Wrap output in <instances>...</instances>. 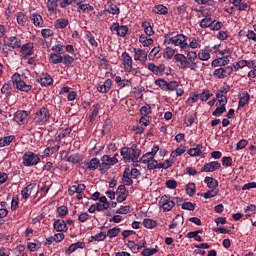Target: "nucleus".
Wrapping results in <instances>:
<instances>
[{"mask_svg":"<svg viewBox=\"0 0 256 256\" xmlns=\"http://www.w3.org/2000/svg\"><path fill=\"white\" fill-rule=\"evenodd\" d=\"M120 155L125 163H137L141 156V150L137 148V145L133 144L131 147H123Z\"/></svg>","mask_w":256,"mask_h":256,"instance_id":"nucleus-1","label":"nucleus"},{"mask_svg":"<svg viewBox=\"0 0 256 256\" xmlns=\"http://www.w3.org/2000/svg\"><path fill=\"white\" fill-rule=\"evenodd\" d=\"M12 83L18 91H22L23 93H29L33 89V84L27 80V76L19 73L12 75Z\"/></svg>","mask_w":256,"mask_h":256,"instance_id":"nucleus-2","label":"nucleus"},{"mask_svg":"<svg viewBox=\"0 0 256 256\" xmlns=\"http://www.w3.org/2000/svg\"><path fill=\"white\" fill-rule=\"evenodd\" d=\"M51 119V113L47 107L38 108L34 115V123L36 125H45Z\"/></svg>","mask_w":256,"mask_h":256,"instance_id":"nucleus-3","label":"nucleus"},{"mask_svg":"<svg viewBox=\"0 0 256 256\" xmlns=\"http://www.w3.org/2000/svg\"><path fill=\"white\" fill-rule=\"evenodd\" d=\"M118 156L119 154H115L113 157L103 155L100 159V171H108V169L111 168V165H117V163H119V160L117 159Z\"/></svg>","mask_w":256,"mask_h":256,"instance_id":"nucleus-4","label":"nucleus"},{"mask_svg":"<svg viewBox=\"0 0 256 256\" xmlns=\"http://www.w3.org/2000/svg\"><path fill=\"white\" fill-rule=\"evenodd\" d=\"M22 160L24 167H35V165H38L39 161H41L39 156L31 151L25 152Z\"/></svg>","mask_w":256,"mask_h":256,"instance_id":"nucleus-5","label":"nucleus"},{"mask_svg":"<svg viewBox=\"0 0 256 256\" xmlns=\"http://www.w3.org/2000/svg\"><path fill=\"white\" fill-rule=\"evenodd\" d=\"M169 43H171L175 47H180V49H183L184 51H187V49H189V44L187 43V36L183 34H178L169 38Z\"/></svg>","mask_w":256,"mask_h":256,"instance_id":"nucleus-6","label":"nucleus"},{"mask_svg":"<svg viewBox=\"0 0 256 256\" xmlns=\"http://www.w3.org/2000/svg\"><path fill=\"white\" fill-rule=\"evenodd\" d=\"M160 203V209H162L163 213H167L175 207V201L171 200V196L169 195H163L160 199Z\"/></svg>","mask_w":256,"mask_h":256,"instance_id":"nucleus-7","label":"nucleus"},{"mask_svg":"<svg viewBox=\"0 0 256 256\" xmlns=\"http://www.w3.org/2000/svg\"><path fill=\"white\" fill-rule=\"evenodd\" d=\"M231 73H233V66H226L215 69L213 76L216 77V79H225L229 77Z\"/></svg>","mask_w":256,"mask_h":256,"instance_id":"nucleus-8","label":"nucleus"},{"mask_svg":"<svg viewBox=\"0 0 256 256\" xmlns=\"http://www.w3.org/2000/svg\"><path fill=\"white\" fill-rule=\"evenodd\" d=\"M13 121H15L17 125H26L29 121V112L25 110H18L14 114Z\"/></svg>","mask_w":256,"mask_h":256,"instance_id":"nucleus-9","label":"nucleus"},{"mask_svg":"<svg viewBox=\"0 0 256 256\" xmlns=\"http://www.w3.org/2000/svg\"><path fill=\"white\" fill-rule=\"evenodd\" d=\"M197 57L199 56L195 51H189L187 53L186 59H187L190 71H197L199 69V64L196 62Z\"/></svg>","mask_w":256,"mask_h":256,"instance_id":"nucleus-10","label":"nucleus"},{"mask_svg":"<svg viewBox=\"0 0 256 256\" xmlns=\"http://www.w3.org/2000/svg\"><path fill=\"white\" fill-rule=\"evenodd\" d=\"M122 65L125 73H131L133 71V58L127 52L122 53Z\"/></svg>","mask_w":256,"mask_h":256,"instance_id":"nucleus-11","label":"nucleus"},{"mask_svg":"<svg viewBox=\"0 0 256 256\" xmlns=\"http://www.w3.org/2000/svg\"><path fill=\"white\" fill-rule=\"evenodd\" d=\"M219 169H221V163L212 161L204 164L200 171L201 173H213L214 171H219Z\"/></svg>","mask_w":256,"mask_h":256,"instance_id":"nucleus-12","label":"nucleus"},{"mask_svg":"<svg viewBox=\"0 0 256 256\" xmlns=\"http://www.w3.org/2000/svg\"><path fill=\"white\" fill-rule=\"evenodd\" d=\"M110 31H116L118 37H125L127 35V31H129V28L127 25H119V23H113L110 26Z\"/></svg>","mask_w":256,"mask_h":256,"instance_id":"nucleus-13","label":"nucleus"},{"mask_svg":"<svg viewBox=\"0 0 256 256\" xmlns=\"http://www.w3.org/2000/svg\"><path fill=\"white\" fill-rule=\"evenodd\" d=\"M35 46L33 45V42H28L26 44H23L20 49L21 55L23 57H31L33 53H35Z\"/></svg>","mask_w":256,"mask_h":256,"instance_id":"nucleus-14","label":"nucleus"},{"mask_svg":"<svg viewBox=\"0 0 256 256\" xmlns=\"http://www.w3.org/2000/svg\"><path fill=\"white\" fill-rule=\"evenodd\" d=\"M211 53H213V48L211 46H206L198 52V59L200 61H209L211 59Z\"/></svg>","mask_w":256,"mask_h":256,"instance_id":"nucleus-15","label":"nucleus"},{"mask_svg":"<svg viewBox=\"0 0 256 256\" xmlns=\"http://www.w3.org/2000/svg\"><path fill=\"white\" fill-rule=\"evenodd\" d=\"M148 69L151 71L154 75H157V77H162V75L165 73V64L155 65L154 63L148 64Z\"/></svg>","mask_w":256,"mask_h":256,"instance_id":"nucleus-16","label":"nucleus"},{"mask_svg":"<svg viewBox=\"0 0 256 256\" xmlns=\"http://www.w3.org/2000/svg\"><path fill=\"white\" fill-rule=\"evenodd\" d=\"M53 228L58 233H67V231H69V228L67 227V223L63 219L55 220L53 223Z\"/></svg>","mask_w":256,"mask_h":256,"instance_id":"nucleus-17","label":"nucleus"},{"mask_svg":"<svg viewBox=\"0 0 256 256\" xmlns=\"http://www.w3.org/2000/svg\"><path fill=\"white\" fill-rule=\"evenodd\" d=\"M134 61L145 63V61H147V51L140 48H134Z\"/></svg>","mask_w":256,"mask_h":256,"instance_id":"nucleus-18","label":"nucleus"},{"mask_svg":"<svg viewBox=\"0 0 256 256\" xmlns=\"http://www.w3.org/2000/svg\"><path fill=\"white\" fill-rule=\"evenodd\" d=\"M116 201L118 203H123V201L127 200V188L125 187V185H120L118 186L117 190H116Z\"/></svg>","mask_w":256,"mask_h":256,"instance_id":"nucleus-19","label":"nucleus"},{"mask_svg":"<svg viewBox=\"0 0 256 256\" xmlns=\"http://www.w3.org/2000/svg\"><path fill=\"white\" fill-rule=\"evenodd\" d=\"M6 45L10 49H19L21 47V39L17 36H11L7 39Z\"/></svg>","mask_w":256,"mask_h":256,"instance_id":"nucleus-20","label":"nucleus"},{"mask_svg":"<svg viewBox=\"0 0 256 256\" xmlns=\"http://www.w3.org/2000/svg\"><path fill=\"white\" fill-rule=\"evenodd\" d=\"M187 154L190 157H202L203 144H197L196 147L188 149Z\"/></svg>","mask_w":256,"mask_h":256,"instance_id":"nucleus-21","label":"nucleus"},{"mask_svg":"<svg viewBox=\"0 0 256 256\" xmlns=\"http://www.w3.org/2000/svg\"><path fill=\"white\" fill-rule=\"evenodd\" d=\"M38 83L42 87H49V85H53V78L49 74H42L39 78H37Z\"/></svg>","mask_w":256,"mask_h":256,"instance_id":"nucleus-22","label":"nucleus"},{"mask_svg":"<svg viewBox=\"0 0 256 256\" xmlns=\"http://www.w3.org/2000/svg\"><path fill=\"white\" fill-rule=\"evenodd\" d=\"M85 189H87V186H85V184L72 185L68 189V195H70V197H73V195H75V193L76 194L83 193V191H85Z\"/></svg>","mask_w":256,"mask_h":256,"instance_id":"nucleus-23","label":"nucleus"},{"mask_svg":"<svg viewBox=\"0 0 256 256\" xmlns=\"http://www.w3.org/2000/svg\"><path fill=\"white\" fill-rule=\"evenodd\" d=\"M174 59L177 63H180L181 69H189V63L187 62V56L184 54H175Z\"/></svg>","mask_w":256,"mask_h":256,"instance_id":"nucleus-24","label":"nucleus"},{"mask_svg":"<svg viewBox=\"0 0 256 256\" xmlns=\"http://www.w3.org/2000/svg\"><path fill=\"white\" fill-rule=\"evenodd\" d=\"M30 20L35 27H43V16H41L39 12H34L33 14H31Z\"/></svg>","mask_w":256,"mask_h":256,"instance_id":"nucleus-25","label":"nucleus"},{"mask_svg":"<svg viewBox=\"0 0 256 256\" xmlns=\"http://www.w3.org/2000/svg\"><path fill=\"white\" fill-rule=\"evenodd\" d=\"M77 249H85V242H76L71 244L66 250V255H71V253H75Z\"/></svg>","mask_w":256,"mask_h":256,"instance_id":"nucleus-26","label":"nucleus"},{"mask_svg":"<svg viewBox=\"0 0 256 256\" xmlns=\"http://www.w3.org/2000/svg\"><path fill=\"white\" fill-rule=\"evenodd\" d=\"M77 12L78 13H91V11H94V8L90 4H83L81 2H77Z\"/></svg>","mask_w":256,"mask_h":256,"instance_id":"nucleus-27","label":"nucleus"},{"mask_svg":"<svg viewBox=\"0 0 256 256\" xmlns=\"http://www.w3.org/2000/svg\"><path fill=\"white\" fill-rule=\"evenodd\" d=\"M141 27L144 29V33L148 37H153V35H155V30H153V26H151V22L144 21L142 22Z\"/></svg>","mask_w":256,"mask_h":256,"instance_id":"nucleus-28","label":"nucleus"},{"mask_svg":"<svg viewBox=\"0 0 256 256\" xmlns=\"http://www.w3.org/2000/svg\"><path fill=\"white\" fill-rule=\"evenodd\" d=\"M97 205V211H107V208L109 207V202L107 201V197L102 196L99 198V202L96 203Z\"/></svg>","mask_w":256,"mask_h":256,"instance_id":"nucleus-29","label":"nucleus"},{"mask_svg":"<svg viewBox=\"0 0 256 256\" xmlns=\"http://www.w3.org/2000/svg\"><path fill=\"white\" fill-rule=\"evenodd\" d=\"M225 65H229V58L221 57L212 61V67H225Z\"/></svg>","mask_w":256,"mask_h":256,"instance_id":"nucleus-30","label":"nucleus"},{"mask_svg":"<svg viewBox=\"0 0 256 256\" xmlns=\"http://www.w3.org/2000/svg\"><path fill=\"white\" fill-rule=\"evenodd\" d=\"M111 85H113V82L111 79H107L102 85L97 87V90L99 93H109L111 91Z\"/></svg>","mask_w":256,"mask_h":256,"instance_id":"nucleus-31","label":"nucleus"},{"mask_svg":"<svg viewBox=\"0 0 256 256\" xmlns=\"http://www.w3.org/2000/svg\"><path fill=\"white\" fill-rule=\"evenodd\" d=\"M248 69H251L248 74L247 77L248 79H255L256 77V60H250L249 64H248Z\"/></svg>","mask_w":256,"mask_h":256,"instance_id":"nucleus-32","label":"nucleus"},{"mask_svg":"<svg viewBox=\"0 0 256 256\" xmlns=\"http://www.w3.org/2000/svg\"><path fill=\"white\" fill-rule=\"evenodd\" d=\"M204 183H206L209 189H217L219 187V182L213 177H205Z\"/></svg>","mask_w":256,"mask_h":256,"instance_id":"nucleus-33","label":"nucleus"},{"mask_svg":"<svg viewBox=\"0 0 256 256\" xmlns=\"http://www.w3.org/2000/svg\"><path fill=\"white\" fill-rule=\"evenodd\" d=\"M59 1L61 0H47L46 6L49 13H55V11H57Z\"/></svg>","mask_w":256,"mask_h":256,"instance_id":"nucleus-34","label":"nucleus"},{"mask_svg":"<svg viewBox=\"0 0 256 256\" xmlns=\"http://www.w3.org/2000/svg\"><path fill=\"white\" fill-rule=\"evenodd\" d=\"M131 173V170L129 168H126L124 173H123V178H122V183L125 187L126 186H130L133 183V179H131V177H129Z\"/></svg>","mask_w":256,"mask_h":256,"instance_id":"nucleus-35","label":"nucleus"},{"mask_svg":"<svg viewBox=\"0 0 256 256\" xmlns=\"http://www.w3.org/2000/svg\"><path fill=\"white\" fill-rule=\"evenodd\" d=\"M98 167L101 168V161L99 160V158H92L89 161L88 166H87L89 171H96V169H98Z\"/></svg>","mask_w":256,"mask_h":256,"instance_id":"nucleus-36","label":"nucleus"},{"mask_svg":"<svg viewBox=\"0 0 256 256\" xmlns=\"http://www.w3.org/2000/svg\"><path fill=\"white\" fill-rule=\"evenodd\" d=\"M153 13H156V15H167L169 13V9L163 4H158L154 7Z\"/></svg>","mask_w":256,"mask_h":256,"instance_id":"nucleus-37","label":"nucleus"},{"mask_svg":"<svg viewBox=\"0 0 256 256\" xmlns=\"http://www.w3.org/2000/svg\"><path fill=\"white\" fill-rule=\"evenodd\" d=\"M185 151H187V147H185L184 145H180L178 148L172 151L170 157H172V159H176V157H181V155H183Z\"/></svg>","mask_w":256,"mask_h":256,"instance_id":"nucleus-38","label":"nucleus"},{"mask_svg":"<svg viewBox=\"0 0 256 256\" xmlns=\"http://www.w3.org/2000/svg\"><path fill=\"white\" fill-rule=\"evenodd\" d=\"M249 60H240L238 62H236V64H233L232 69H234V71H239L240 69H244V67H248L249 68Z\"/></svg>","mask_w":256,"mask_h":256,"instance_id":"nucleus-39","label":"nucleus"},{"mask_svg":"<svg viewBox=\"0 0 256 256\" xmlns=\"http://www.w3.org/2000/svg\"><path fill=\"white\" fill-rule=\"evenodd\" d=\"M212 23H213V18H211L210 16H206L204 19L201 20L200 27L202 29H207V28L210 29Z\"/></svg>","mask_w":256,"mask_h":256,"instance_id":"nucleus-40","label":"nucleus"},{"mask_svg":"<svg viewBox=\"0 0 256 256\" xmlns=\"http://www.w3.org/2000/svg\"><path fill=\"white\" fill-rule=\"evenodd\" d=\"M250 95L249 92L242 93V96L239 99L238 107H245L246 103H249Z\"/></svg>","mask_w":256,"mask_h":256,"instance_id":"nucleus-41","label":"nucleus"},{"mask_svg":"<svg viewBox=\"0 0 256 256\" xmlns=\"http://www.w3.org/2000/svg\"><path fill=\"white\" fill-rule=\"evenodd\" d=\"M50 62L54 65H58V63H63V56L57 53L50 54Z\"/></svg>","mask_w":256,"mask_h":256,"instance_id":"nucleus-42","label":"nucleus"},{"mask_svg":"<svg viewBox=\"0 0 256 256\" xmlns=\"http://www.w3.org/2000/svg\"><path fill=\"white\" fill-rule=\"evenodd\" d=\"M13 139H15V136L13 135L1 138L0 147H7L8 145H11V143L13 142Z\"/></svg>","mask_w":256,"mask_h":256,"instance_id":"nucleus-43","label":"nucleus"},{"mask_svg":"<svg viewBox=\"0 0 256 256\" xmlns=\"http://www.w3.org/2000/svg\"><path fill=\"white\" fill-rule=\"evenodd\" d=\"M139 43H141L143 45V47H149L150 45H153V39L148 38L145 35H141L139 37Z\"/></svg>","mask_w":256,"mask_h":256,"instance_id":"nucleus-44","label":"nucleus"},{"mask_svg":"<svg viewBox=\"0 0 256 256\" xmlns=\"http://www.w3.org/2000/svg\"><path fill=\"white\" fill-rule=\"evenodd\" d=\"M143 225L146 229H155V227H157V221L146 218L143 220Z\"/></svg>","mask_w":256,"mask_h":256,"instance_id":"nucleus-45","label":"nucleus"},{"mask_svg":"<svg viewBox=\"0 0 256 256\" xmlns=\"http://www.w3.org/2000/svg\"><path fill=\"white\" fill-rule=\"evenodd\" d=\"M108 13H110L111 15H119V13H121V11L119 10V7H117V5L111 3V1H108Z\"/></svg>","mask_w":256,"mask_h":256,"instance_id":"nucleus-46","label":"nucleus"},{"mask_svg":"<svg viewBox=\"0 0 256 256\" xmlns=\"http://www.w3.org/2000/svg\"><path fill=\"white\" fill-rule=\"evenodd\" d=\"M119 233H121V228L114 227L107 231L106 237L113 239V238L117 237V235H119Z\"/></svg>","mask_w":256,"mask_h":256,"instance_id":"nucleus-47","label":"nucleus"},{"mask_svg":"<svg viewBox=\"0 0 256 256\" xmlns=\"http://www.w3.org/2000/svg\"><path fill=\"white\" fill-rule=\"evenodd\" d=\"M107 239V234L105 232H100L94 236H91L89 241H105Z\"/></svg>","mask_w":256,"mask_h":256,"instance_id":"nucleus-48","label":"nucleus"},{"mask_svg":"<svg viewBox=\"0 0 256 256\" xmlns=\"http://www.w3.org/2000/svg\"><path fill=\"white\" fill-rule=\"evenodd\" d=\"M200 101H209L213 94L209 90H203L202 93L198 94Z\"/></svg>","mask_w":256,"mask_h":256,"instance_id":"nucleus-49","label":"nucleus"},{"mask_svg":"<svg viewBox=\"0 0 256 256\" xmlns=\"http://www.w3.org/2000/svg\"><path fill=\"white\" fill-rule=\"evenodd\" d=\"M178 87H179V82L177 81L166 82L165 91H177Z\"/></svg>","mask_w":256,"mask_h":256,"instance_id":"nucleus-50","label":"nucleus"},{"mask_svg":"<svg viewBox=\"0 0 256 256\" xmlns=\"http://www.w3.org/2000/svg\"><path fill=\"white\" fill-rule=\"evenodd\" d=\"M69 25V20L65 18H60L56 20V28L57 29H65Z\"/></svg>","mask_w":256,"mask_h":256,"instance_id":"nucleus-51","label":"nucleus"},{"mask_svg":"<svg viewBox=\"0 0 256 256\" xmlns=\"http://www.w3.org/2000/svg\"><path fill=\"white\" fill-rule=\"evenodd\" d=\"M199 233H201V231L188 232L187 237L188 239H195V241H198L199 243H201L203 239L201 238Z\"/></svg>","mask_w":256,"mask_h":256,"instance_id":"nucleus-52","label":"nucleus"},{"mask_svg":"<svg viewBox=\"0 0 256 256\" xmlns=\"http://www.w3.org/2000/svg\"><path fill=\"white\" fill-rule=\"evenodd\" d=\"M155 253H159V249H157V246L155 248H146L141 252L142 256H152L155 255Z\"/></svg>","mask_w":256,"mask_h":256,"instance_id":"nucleus-53","label":"nucleus"},{"mask_svg":"<svg viewBox=\"0 0 256 256\" xmlns=\"http://www.w3.org/2000/svg\"><path fill=\"white\" fill-rule=\"evenodd\" d=\"M71 128H66L61 131V133L56 137V141H61V139H65V137H69L71 135Z\"/></svg>","mask_w":256,"mask_h":256,"instance_id":"nucleus-54","label":"nucleus"},{"mask_svg":"<svg viewBox=\"0 0 256 256\" xmlns=\"http://www.w3.org/2000/svg\"><path fill=\"white\" fill-rule=\"evenodd\" d=\"M175 49L171 47H166L164 51V59H173L175 57Z\"/></svg>","mask_w":256,"mask_h":256,"instance_id":"nucleus-55","label":"nucleus"},{"mask_svg":"<svg viewBox=\"0 0 256 256\" xmlns=\"http://www.w3.org/2000/svg\"><path fill=\"white\" fill-rule=\"evenodd\" d=\"M17 23L18 25H21L22 27L27 23V16L23 14V12L17 13Z\"/></svg>","mask_w":256,"mask_h":256,"instance_id":"nucleus-56","label":"nucleus"},{"mask_svg":"<svg viewBox=\"0 0 256 256\" xmlns=\"http://www.w3.org/2000/svg\"><path fill=\"white\" fill-rule=\"evenodd\" d=\"M197 187L195 186V183H189L186 186V193L189 195V197H193L195 195Z\"/></svg>","mask_w":256,"mask_h":256,"instance_id":"nucleus-57","label":"nucleus"},{"mask_svg":"<svg viewBox=\"0 0 256 256\" xmlns=\"http://www.w3.org/2000/svg\"><path fill=\"white\" fill-rule=\"evenodd\" d=\"M219 195V190H209L206 193L203 194L204 199H213V197H217Z\"/></svg>","mask_w":256,"mask_h":256,"instance_id":"nucleus-58","label":"nucleus"},{"mask_svg":"<svg viewBox=\"0 0 256 256\" xmlns=\"http://www.w3.org/2000/svg\"><path fill=\"white\" fill-rule=\"evenodd\" d=\"M155 85L156 87H159L162 89V91H166V88H167V81L162 79V78H159L157 80H155Z\"/></svg>","mask_w":256,"mask_h":256,"instance_id":"nucleus-59","label":"nucleus"},{"mask_svg":"<svg viewBox=\"0 0 256 256\" xmlns=\"http://www.w3.org/2000/svg\"><path fill=\"white\" fill-rule=\"evenodd\" d=\"M152 159H154L152 155L147 152L139 159V163L148 164Z\"/></svg>","mask_w":256,"mask_h":256,"instance_id":"nucleus-60","label":"nucleus"},{"mask_svg":"<svg viewBox=\"0 0 256 256\" xmlns=\"http://www.w3.org/2000/svg\"><path fill=\"white\" fill-rule=\"evenodd\" d=\"M151 106L149 104H146L145 106H142L140 109V113L142 116H149L151 114Z\"/></svg>","mask_w":256,"mask_h":256,"instance_id":"nucleus-61","label":"nucleus"},{"mask_svg":"<svg viewBox=\"0 0 256 256\" xmlns=\"http://www.w3.org/2000/svg\"><path fill=\"white\" fill-rule=\"evenodd\" d=\"M41 35H42L43 39H49V37H53L54 32L51 29H42Z\"/></svg>","mask_w":256,"mask_h":256,"instance_id":"nucleus-62","label":"nucleus"},{"mask_svg":"<svg viewBox=\"0 0 256 256\" xmlns=\"http://www.w3.org/2000/svg\"><path fill=\"white\" fill-rule=\"evenodd\" d=\"M139 123H140V125H144V127H149V125H151V117L150 116H142Z\"/></svg>","mask_w":256,"mask_h":256,"instance_id":"nucleus-63","label":"nucleus"},{"mask_svg":"<svg viewBox=\"0 0 256 256\" xmlns=\"http://www.w3.org/2000/svg\"><path fill=\"white\" fill-rule=\"evenodd\" d=\"M246 37L247 39H249V41H253L254 43H256V32L255 30H248L246 33Z\"/></svg>","mask_w":256,"mask_h":256,"instance_id":"nucleus-64","label":"nucleus"}]
</instances>
